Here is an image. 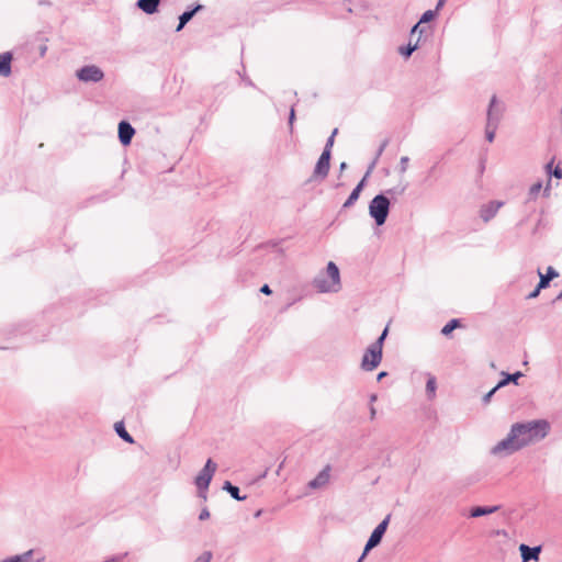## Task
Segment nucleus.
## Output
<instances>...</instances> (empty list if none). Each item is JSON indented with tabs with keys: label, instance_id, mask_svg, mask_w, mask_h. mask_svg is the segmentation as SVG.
Returning a JSON list of instances; mask_svg holds the SVG:
<instances>
[{
	"label": "nucleus",
	"instance_id": "49",
	"mask_svg": "<svg viewBox=\"0 0 562 562\" xmlns=\"http://www.w3.org/2000/svg\"><path fill=\"white\" fill-rule=\"evenodd\" d=\"M375 401H376V395H375V394H372V395L370 396V402H371V404H372L373 402H375Z\"/></svg>",
	"mask_w": 562,
	"mask_h": 562
},
{
	"label": "nucleus",
	"instance_id": "47",
	"mask_svg": "<svg viewBox=\"0 0 562 562\" xmlns=\"http://www.w3.org/2000/svg\"><path fill=\"white\" fill-rule=\"evenodd\" d=\"M245 82H246L247 86L254 87V82L250 79H248V78L245 79Z\"/></svg>",
	"mask_w": 562,
	"mask_h": 562
},
{
	"label": "nucleus",
	"instance_id": "14",
	"mask_svg": "<svg viewBox=\"0 0 562 562\" xmlns=\"http://www.w3.org/2000/svg\"><path fill=\"white\" fill-rule=\"evenodd\" d=\"M134 134H135V130L128 122L121 121L119 123V139L122 145H124V146L130 145Z\"/></svg>",
	"mask_w": 562,
	"mask_h": 562
},
{
	"label": "nucleus",
	"instance_id": "10",
	"mask_svg": "<svg viewBox=\"0 0 562 562\" xmlns=\"http://www.w3.org/2000/svg\"><path fill=\"white\" fill-rule=\"evenodd\" d=\"M330 168V154H328L327 150H323L322 155L319 156L316 166L314 168L313 176L315 178H321L324 180L329 172Z\"/></svg>",
	"mask_w": 562,
	"mask_h": 562
},
{
	"label": "nucleus",
	"instance_id": "3",
	"mask_svg": "<svg viewBox=\"0 0 562 562\" xmlns=\"http://www.w3.org/2000/svg\"><path fill=\"white\" fill-rule=\"evenodd\" d=\"M390 200L387 195L381 193L375 195L369 203V214L378 226H382L390 213Z\"/></svg>",
	"mask_w": 562,
	"mask_h": 562
},
{
	"label": "nucleus",
	"instance_id": "8",
	"mask_svg": "<svg viewBox=\"0 0 562 562\" xmlns=\"http://www.w3.org/2000/svg\"><path fill=\"white\" fill-rule=\"evenodd\" d=\"M505 111V105L501 102L496 95L491 98L487 114H486V123L491 125H499V122L503 117Z\"/></svg>",
	"mask_w": 562,
	"mask_h": 562
},
{
	"label": "nucleus",
	"instance_id": "12",
	"mask_svg": "<svg viewBox=\"0 0 562 562\" xmlns=\"http://www.w3.org/2000/svg\"><path fill=\"white\" fill-rule=\"evenodd\" d=\"M330 465L327 464L312 481L308 482V487L318 490L325 487L330 480Z\"/></svg>",
	"mask_w": 562,
	"mask_h": 562
},
{
	"label": "nucleus",
	"instance_id": "33",
	"mask_svg": "<svg viewBox=\"0 0 562 562\" xmlns=\"http://www.w3.org/2000/svg\"><path fill=\"white\" fill-rule=\"evenodd\" d=\"M436 14H437L436 10H427L426 12L423 13V15L420 16L418 22L420 24L430 22L436 16Z\"/></svg>",
	"mask_w": 562,
	"mask_h": 562
},
{
	"label": "nucleus",
	"instance_id": "43",
	"mask_svg": "<svg viewBox=\"0 0 562 562\" xmlns=\"http://www.w3.org/2000/svg\"><path fill=\"white\" fill-rule=\"evenodd\" d=\"M260 292L266 294V295H270L272 293L270 286L268 284H263L261 288H260Z\"/></svg>",
	"mask_w": 562,
	"mask_h": 562
},
{
	"label": "nucleus",
	"instance_id": "5",
	"mask_svg": "<svg viewBox=\"0 0 562 562\" xmlns=\"http://www.w3.org/2000/svg\"><path fill=\"white\" fill-rule=\"evenodd\" d=\"M521 450L518 441L515 439L513 431L509 429L506 438L497 442L491 448L490 453L497 458H506Z\"/></svg>",
	"mask_w": 562,
	"mask_h": 562
},
{
	"label": "nucleus",
	"instance_id": "48",
	"mask_svg": "<svg viewBox=\"0 0 562 562\" xmlns=\"http://www.w3.org/2000/svg\"><path fill=\"white\" fill-rule=\"evenodd\" d=\"M386 375V372H380L378 374V380L380 381L382 378H384Z\"/></svg>",
	"mask_w": 562,
	"mask_h": 562
},
{
	"label": "nucleus",
	"instance_id": "30",
	"mask_svg": "<svg viewBox=\"0 0 562 562\" xmlns=\"http://www.w3.org/2000/svg\"><path fill=\"white\" fill-rule=\"evenodd\" d=\"M497 127L498 125H491L486 123L485 137L487 142L492 143L494 140Z\"/></svg>",
	"mask_w": 562,
	"mask_h": 562
},
{
	"label": "nucleus",
	"instance_id": "26",
	"mask_svg": "<svg viewBox=\"0 0 562 562\" xmlns=\"http://www.w3.org/2000/svg\"><path fill=\"white\" fill-rule=\"evenodd\" d=\"M114 428L119 437L122 438L124 441L130 443L134 441L133 437L126 431L124 424L122 422L116 423Z\"/></svg>",
	"mask_w": 562,
	"mask_h": 562
},
{
	"label": "nucleus",
	"instance_id": "18",
	"mask_svg": "<svg viewBox=\"0 0 562 562\" xmlns=\"http://www.w3.org/2000/svg\"><path fill=\"white\" fill-rule=\"evenodd\" d=\"M12 54L7 52L0 54V76L8 77L11 74Z\"/></svg>",
	"mask_w": 562,
	"mask_h": 562
},
{
	"label": "nucleus",
	"instance_id": "1",
	"mask_svg": "<svg viewBox=\"0 0 562 562\" xmlns=\"http://www.w3.org/2000/svg\"><path fill=\"white\" fill-rule=\"evenodd\" d=\"M510 430L518 441L520 449H522L544 439L549 434L550 424L544 419H535L526 423H515L512 425Z\"/></svg>",
	"mask_w": 562,
	"mask_h": 562
},
{
	"label": "nucleus",
	"instance_id": "37",
	"mask_svg": "<svg viewBox=\"0 0 562 562\" xmlns=\"http://www.w3.org/2000/svg\"><path fill=\"white\" fill-rule=\"evenodd\" d=\"M126 557H127V552L111 557L102 562H124Z\"/></svg>",
	"mask_w": 562,
	"mask_h": 562
},
{
	"label": "nucleus",
	"instance_id": "22",
	"mask_svg": "<svg viewBox=\"0 0 562 562\" xmlns=\"http://www.w3.org/2000/svg\"><path fill=\"white\" fill-rule=\"evenodd\" d=\"M426 394L428 400H434L436 397V391H437V380L436 376L431 373H426Z\"/></svg>",
	"mask_w": 562,
	"mask_h": 562
},
{
	"label": "nucleus",
	"instance_id": "29",
	"mask_svg": "<svg viewBox=\"0 0 562 562\" xmlns=\"http://www.w3.org/2000/svg\"><path fill=\"white\" fill-rule=\"evenodd\" d=\"M553 159L546 165V170L549 175L553 176L557 179L562 178V169L560 166H557L554 169H552Z\"/></svg>",
	"mask_w": 562,
	"mask_h": 562
},
{
	"label": "nucleus",
	"instance_id": "31",
	"mask_svg": "<svg viewBox=\"0 0 562 562\" xmlns=\"http://www.w3.org/2000/svg\"><path fill=\"white\" fill-rule=\"evenodd\" d=\"M406 190V186H396L394 188H391V189H387L385 191V195H391V196H396V195H402Z\"/></svg>",
	"mask_w": 562,
	"mask_h": 562
},
{
	"label": "nucleus",
	"instance_id": "38",
	"mask_svg": "<svg viewBox=\"0 0 562 562\" xmlns=\"http://www.w3.org/2000/svg\"><path fill=\"white\" fill-rule=\"evenodd\" d=\"M499 387H497V384L490 391L487 392L484 396H483V403L484 404H487L490 403L492 396L495 394V392L498 390Z\"/></svg>",
	"mask_w": 562,
	"mask_h": 562
},
{
	"label": "nucleus",
	"instance_id": "40",
	"mask_svg": "<svg viewBox=\"0 0 562 562\" xmlns=\"http://www.w3.org/2000/svg\"><path fill=\"white\" fill-rule=\"evenodd\" d=\"M209 517H210V512H209V509H207L206 507H204V508L201 510L200 515H199V519H200V520H205V519H207Z\"/></svg>",
	"mask_w": 562,
	"mask_h": 562
},
{
	"label": "nucleus",
	"instance_id": "51",
	"mask_svg": "<svg viewBox=\"0 0 562 562\" xmlns=\"http://www.w3.org/2000/svg\"><path fill=\"white\" fill-rule=\"evenodd\" d=\"M557 300H562V289L561 292L558 294Z\"/></svg>",
	"mask_w": 562,
	"mask_h": 562
},
{
	"label": "nucleus",
	"instance_id": "7",
	"mask_svg": "<svg viewBox=\"0 0 562 562\" xmlns=\"http://www.w3.org/2000/svg\"><path fill=\"white\" fill-rule=\"evenodd\" d=\"M76 77L82 82H99L104 78V72L95 65H87L76 71Z\"/></svg>",
	"mask_w": 562,
	"mask_h": 562
},
{
	"label": "nucleus",
	"instance_id": "45",
	"mask_svg": "<svg viewBox=\"0 0 562 562\" xmlns=\"http://www.w3.org/2000/svg\"><path fill=\"white\" fill-rule=\"evenodd\" d=\"M375 414H376V411H375V408L371 405V407H370V418H371V419H374Z\"/></svg>",
	"mask_w": 562,
	"mask_h": 562
},
{
	"label": "nucleus",
	"instance_id": "34",
	"mask_svg": "<svg viewBox=\"0 0 562 562\" xmlns=\"http://www.w3.org/2000/svg\"><path fill=\"white\" fill-rule=\"evenodd\" d=\"M541 188H542L541 182L533 183L530 187L529 192H528L529 200H535L537 198V195L539 194Z\"/></svg>",
	"mask_w": 562,
	"mask_h": 562
},
{
	"label": "nucleus",
	"instance_id": "19",
	"mask_svg": "<svg viewBox=\"0 0 562 562\" xmlns=\"http://www.w3.org/2000/svg\"><path fill=\"white\" fill-rule=\"evenodd\" d=\"M160 0H137L136 5L145 13L153 14L157 12Z\"/></svg>",
	"mask_w": 562,
	"mask_h": 562
},
{
	"label": "nucleus",
	"instance_id": "27",
	"mask_svg": "<svg viewBox=\"0 0 562 562\" xmlns=\"http://www.w3.org/2000/svg\"><path fill=\"white\" fill-rule=\"evenodd\" d=\"M460 326V321L457 318H453L449 321L441 329V334L445 336H448L453 329L458 328Z\"/></svg>",
	"mask_w": 562,
	"mask_h": 562
},
{
	"label": "nucleus",
	"instance_id": "46",
	"mask_svg": "<svg viewBox=\"0 0 562 562\" xmlns=\"http://www.w3.org/2000/svg\"><path fill=\"white\" fill-rule=\"evenodd\" d=\"M346 168H347V164L346 162H341L340 166H339V170L344 171Z\"/></svg>",
	"mask_w": 562,
	"mask_h": 562
},
{
	"label": "nucleus",
	"instance_id": "24",
	"mask_svg": "<svg viewBox=\"0 0 562 562\" xmlns=\"http://www.w3.org/2000/svg\"><path fill=\"white\" fill-rule=\"evenodd\" d=\"M223 490H225L229 495L236 501H244L246 496H241L239 494V488L233 485L231 482L226 481L223 485Z\"/></svg>",
	"mask_w": 562,
	"mask_h": 562
},
{
	"label": "nucleus",
	"instance_id": "28",
	"mask_svg": "<svg viewBox=\"0 0 562 562\" xmlns=\"http://www.w3.org/2000/svg\"><path fill=\"white\" fill-rule=\"evenodd\" d=\"M426 27L422 26L419 22H417L411 30L409 38L414 40L416 36L419 37V41L422 40L423 34L425 33Z\"/></svg>",
	"mask_w": 562,
	"mask_h": 562
},
{
	"label": "nucleus",
	"instance_id": "13",
	"mask_svg": "<svg viewBox=\"0 0 562 562\" xmlns=\"http://www.w3.org/2000/svg\"><path fill=\"white\" fill-rule=\"evenodd\" d=\"M373 166H374V162L369 167L368 171L366 172L364 177L361 179V181L356 186V188L351 191L350 195L348 196V199L346 200V202L344 203V207L347 209V207H350L352 206L356 201L359 199V195L362 191V189L364 188L366 186V180L367 178L370 176L372 169H373Z\"/></svg>",
	"mask_w": 562,
	"mask_h": 562
},
{
	"label": "nucleus",
	"instance_id": "36",
	"mask_svg": "<svg viewBox=\"0 0 562 562\" xmlns=\"http://www.w3.org/2000/svg\"><path fill=\"white\" fill-rule=\"evenodd\" d=\"M409 158L407 156H403L400 160L398 171L401 175H404L408 168Z\"/></svg>",
	"mask_w": 562,
	"mask_h": 562
},
{
	"label": "nucleus",
	"instance_id": "17",
	"mask_svg": "<svg viewBox=\"0 0 562 562\" xmlns=\"http://www.w3.org/2000/svg\"><path fill=\"white\" fill-rule=\"evenodd\" d=\"M202 9H203L202 4H196L193 9L184 11L179 16V24H178L176 31L177 32L181 31L184 27V25L194 16V14Z\"/></svg>",
	"mask_w": 562,
	"mask_h": 562
},
{
	"label": "nucleus",
	"instance_id": "15",
	"mask_svg": "<svg viewBox=\"0 0 562 562\" xmlns=\"http://www.w3.org/2000/svg\"><path fill=\"white\" fill-rule=\"evenodd\" d=\"M43 558L36 557V552L31 549L21 554L9 557L0 562H41Z\"/></svg>",
	"mask_w": 562,
	"mask_h": 562
},
{
	"label": "nucleus",
	"instance_id": "25",
	"mask_svg": "<svg viewBox=\"0 0 562 562\" xmlns=\"http://www.w3.org/2000/svg\"><path fill=\"white\" fill-rule=\"evenodd\" d=\"M503 374L505 375V378L497 383V387H503L507 385L509 382L517 383V380L522 376V373L520 371H517L513 374L503 372Z\"/></svg>",
	"mask_w": 562,
	"mask_h": 562
},
{
	"label": "nucleus",
	"instance_id": "32",
	"mask_svg": "<svg viewBox=\"0 0 562 562\" xmlns=\"http://www.w3.org/2000/svg\"><path fill=\"white\" fill-rule=\"evenodd\" d=\"M387 333H389V328L386 326L384 328V330L382 331V334L380 335V337L371 346L382 350L384 340H385V338L387 336Z\"/></svg>",
	"mask_w": 562,
	"mask_h": 562
},
{
	"label": "nucleus",
	"instance_id": "44",
	"mask_svg": "<svg viewBox=\"0 0 562 562\" xmlns=\"http://www.w3.org/2000/svg\"><path fill=\"white\" fill-rule=\"evenodd\" d=\"M447 0H438L435 10L438 12L446 3Z\"/></svg>",
	"mask_w": 562,
	"mask_h": 562
},
{
	"label": "nucleus",
	"instance_id": "35",
	"mask_svg": "<svg viewBox=\"0 0 562 562\" xmlns=\"http://www.w3.org/2000/svg\"><path fill=\"white\" fill-rule=\"evenodd\" d=\"M338 130L335 128L331 133V135L328 137L326 144H325V147H324V150H327L328 154L331 155V148H333V145H334V139H335V136L337 134Z\"/></svg>",
	"mask_w": 562,
	"mask_h": 562
},
{
	"label": "nucleus",
	"instance_id": "39",
	"mask_svg": "<svg viewBox=\"0 0 562 562\" xmlns=\"http://www.w3.org/2000/svg\"><path fill=\"white\" fill-rule=\"evenodd\" d=\"M294 120H295V110H294V106H291L290 114H289V127H290L291 133L293 132Z\"/></svg>",
	"mask_w": 562,
	"mask_h": 562
},
{
	"label": "nucleus",
	"instance_id": "21",
	"mask_svg": "<svg viewBox=\"0 0 562 562\" xmlns=\"http://www.w3.org/2000/svg\"><path fill=\"white\" fill-rule=\"evenodd\" d=\"M499 509V506H476L470 512V517L477 518L485 515L493 514Z\"/></svg>",
	"mask_w": 562,
	"mask_h": 562
},
{
	"label": "nucleus",
	"instance_id": "9",
	"mask_svg": "<svg viewBox=\"0 0 562 562\" xmlns=\"http://www.w3.org/2000/svg\"><path fill=\"white\" fill-rule=\"evenodd\" d=\"M381 360L382 350L370 345L362 357L361 368L364 371H372L380 364Z\"/></svg>",
	"mask_w": 562,
	"mask_h": 562
},
{
	"label": "nucleus",
	"instance_id": "42",
	"mask_svg": "<svg viewBox=\"0 0 562 562\" xmlns=\"http://www.w3.org/2000/svg\"><path fill=\"white\" fill-rule=\"evenodd\" d=\"M389 144V140L385 139L379 147L378 149V154H376V158L380 157L382 155V153L384 151L385 147L387 146Z\"/></svg>",
	"mask_w": 562,
	"mask_h": 562
},
{
	"label": "nucleus",
	"instance_id": "52",
	"mask_svg": "<svg viewBox=\"0 0 562 562\" xmlns=\"http://www.w3.org/2000/svg\"><path fill=\"white\" fill-rule=\"evenodd\" d=\"M261 515V510H257L255 517H259Z\"/></svg>",
	"mask_w": 562,
	"mask_h": 562
},
{
	"label": "nucleus",
	"instance_id": "6",
	"mask_svg": "<svg viewBox=\"0 0 562 562\" xmlns=\"http://www.w3.org/2000/svg\"><path fill=\"white\" fill-rule=\"evenodd\" d=\"M391 516L387 515L372 531L369 540L366 543L364 550L361 554V557L358 559V562H362V560L366 558L368 552L380 544L386 528L389 526Z\"/></svg>",
	"mask_w": 562,
	"mask_h": 562
},
{
	"label": "nucleus",
	"instance_id": "16",
	"mask_svg": "<svg viewBox=\"0 0 562 562\" xmlns=\"http://www.w3.org/2000/svg\"><path fill=\"white\" fill-rule=\"evenodd\" d=\"M519 551L521 553V559L524 562H528L531 560L538 561L539 554L541 552V547L540 546L529 547V546L522 543L519 547Z\"/></svg>",
	"mask_w": 562,
	"mask_h": 562
},
{
	"label": "nucleus",
	"instance_id": "2",
	"mask_svg": "<svg viewBox=\"0 0 562 562\" xmlns=\"http://www.w3.org/2000/svg\"><path fill=\"white\" fill-rule=\"evenodd\" d=\"M318 293H337L341 290L340 272L334 261H329L325 270L319 271L312 281Z\"/></svg>",
	"mask_w": 562,
	"mask_h": 562
},
{
	"label": "nucleus",
	"instance_id": "41",
	"mask_svg": "<svg viewBox=\"0 0 562 562\" xmlns=\"http://www.w3.org/2000/svg\"><path fill=\"white\" fill-rule=\"evenodd\" d=\"M542 289H543V288H539V284H538V285H537V288H536L532 292H530V293L528 294V299H535V297H537V296L539 295V293H540V291H541Z\"/></svg>",
	"mask_w": 562,
	"mask_h": 562
},
{
	"label": "nucleus",
	"instance_id": "11",
	"mask_svg": "<svg viewBox=\"0 0 562 562\" xmlns=\"http://www.w3.org/2000/svg\"><path fill=\"white\" fill-rule=\"evenodd\" d=\"M503 205L504 202L502 201H490L488 203L483 204L480 209V217L484 223L490 222Z\"/></svg>",
	"mask_w": 562,
	"mask_h": 562
},
{
	"label": "nucleus",
	"instance_id": "23",
	"mask_svg": "<svg viewBox=\"0 0 562 562\" xmlns=\"http://www.w3.org/2000/svg\"><path fill=\"white\" fill-rule=\"evenodd\" d=\"M420 43H419V37L416 38V43H413V40L408 38V44L406 46H401L398 48V53L404 57V58H409L412 56V54L418 49Z\"/></svg>",
	"mask_w": 562,
	"mask_h": 562
},
{
	"label": "nucleus",
	"instance_id": "4",
	"mask_svg": "<svg viewBox=\"0 0 562 562\" xmlns=\"http://www.w3.org/2000/svg\"><path fill=\"white\" fill-rule=\"evenodd\" d=\"M217 469L216 463L209 459L204 468L199 472L195 477V485L199 490V496L204 501L207 498L206 491L212 481V477Z\"/></svg>",
	"mask_w": 562,
	"mask_h": 562
},
{
	"label": "nucleus",
	"instance_id": "50",
	"mask_svg": "<svg viewBox=\"0 0 562 562\" xmlns=\"http://www.w3.org/2000/svg\"><path fill=\"white\" fill-rule=\"evenodd\" d=\"M46 53V46L41 47V55L44 56Z\"/></svg>",
	"mask_w": 562,
	"mask_h": 562
},
{
	"label": "nucleus",
	"instance_id": "20",
	"mask_svg": "<svg viewBox=\"0 0 562 562\" xmlns=\"http://www.w3.org/2000/svg\"><path fill=\"white\" fill-rule=\"evenodd\" d=\"M538 274L540 277V280L538 283L539 288H543V289L549 286L550 281L559 276V273L557 272V270L553 267H548L546 274H542L541 271L538 270Z\"/></svg>",
	"mask_w": 562,
	"mask_h": 562
}]
</instances>
